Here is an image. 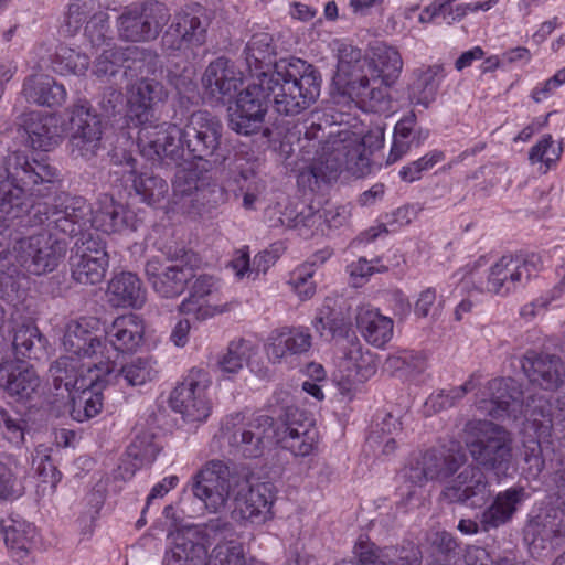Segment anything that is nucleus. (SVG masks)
Returning <instances> with one entry per match:
<instances>
[{"label": "nucleus", "mask_w": 565, "mask_h": 565, "mask_svg": "<svg viewBox=\"0 0 565 565\" xmlns=\"http://www.w3.org/2000/svg\"><path fill=\"white\" fill-rule=\"evenodd\" d=\"M321 75L310 63L290 58L275 64L273 72L255 74L230 108L228 127L238 135L258 132L269 108L285 116H296L316 103L320 95Z\"/></svg>", "instance_id": "f257e3e1"}, {"label": "nucleus", "mask_w": 565, "mask_h": 565, "mask_svg": "<svg viewBox=\"0 0 565 565\" xmlns=\"http://www.w3.org/2000/svg\"><path fill=\"white\" fill-rule=\"evenodd\" d=\"M462 439L475 466L497 477L507 476L512 462V439L507 429L490 420H470Z\"/></svg>", "instance_id": "f03ea898"}, {"label": "nucleus", "mask_w": 565, "mask_h": 565, "mask_svg": "<svg viewBox=\"0 0 565 565\" xmlns=\"http://www.w3.org/2000/svg\"><path fill=\"white\" fill-rule=\"evenodd\" d=\"M366 60L362 51L350 44H341L338 49V65L333 82L343 97H348L359 107L379 110L386 100V90L376 86V79L371 84L364 74Z\"/></svg>", "instance_id": "7ed1b4c3"}, {"label": "nucleus", "mask_w": 565, "mask_h": 565, "mask_svg": "<svg viewBox=\"0 0 565 565\" xmlns=\"http://www.w3.org/2000/svg\"><path fill=\"white\" fill-rule=\"evenodd\" d=\"M8 179L17 189L15 198L12 200L4 196L0 201V214L4 216H17L23 211V194H41L35 188L42 184H52L57 180V169L46 160H29L20 151L10 153L6 161Z\"/></svg>", "instance_id": "20e7f679"}, {"label": "nucleus", "mask_w": 565, "mask_h": 565, "mask_svg": "<svg viewBox=\"0 0 565 565\" xmlns=\"http://www.w3.org/2000/svg\"><path fill=\"white\" fill-rule=\"evenodd\" d=\"M365 139L341 142L324 160L316 161L301 171L298 182L313 191L321 182L330 183L337 180L343 170L356 178L369 174L371 162L365 152Z\"/></svg>", "instance_id": "39448f33"}, {"label": "nucleus", "mask_w": 565, "mask_h": 565, "mask_svg": "<svg viewBox=\"0 0 565 565\" xmlns=\"http://www.w3.org/2000/svg\"><path fill=\"white\" fill-rule=\"evenodd\" d=\"M181 132L182 152L186 149L193 159L213 166L223 163L226 158L222 147L223 125L215 116L203 110L195 111Z\"/></svg>", "instance_id": "423d86ee"}, {"label": "nucleus", "mask_w": 565, "mask_h": 565, "mask_svg": "<svg viewBox=\"0 0 565 565\" xmlns=\"http://www.w3.org/2000/svg\"><path fill=\"white\" fill-rule=\"evenodd\" d=\"M93 209L82 196L58 195L52 204L36 203L32 206V217L38 224H46L66 235L77 236L92 226Z\"/></svg>", "instance_id": "0eeeda50"}, {"label": "nucleus", "mask_w": 565, "mask_h": 565, "mask_svg": "<svg viewBox=\"0 0 565 565\" xmlns=\"http://www.w3.org/2000/svg\"><path fill=\"white\" fill-rule=\"evenodd\" d=\"M196 254L180 249L163 262L153 257L146 263L145 273L152 289L162 298L179 297L194 278Z\"/></svg>", "instance_id": "6e6552de"}, {"label": "nucleus", "mask_w": 565, "mask_h": 565, "mask_svg": "<svg viewBox=\"0 0 565 565\" xmlns=\"http://www.w3.org/2000/svg\"><path fill=\"white\" fill-rule=\"evenodd\" d=\"M467 462V455L459 446L431 448L414 459L405 469V479L423 487L428 481H445L455 477Z\"/></svg>", "instance_id": "1a4fd4ad"}, {"label": "nucleus", "mask_w": 565, "mask_h": 565, "mask_svg": "<svg viewBox=\"0 0 565 565\" xmlns=\"http://www.w3.org/2000/svg\"><path fill=\"white\" fill-rule=\"evenodd\" d=\"M67 248L65 239L43 231L17 242V260L30 274L41 276L58 267Z\"/></svg>", "instance_id": "9d476101"}, {"label": "nucleus", "mask_w": 565, "mask_h": 565, "mask_svg": "<svg viewBox=\"0 0 565 565\" xmlns=\"http://www.w3.org/2000/svg\"><path fill=\"white\" fill-rule=\"evenodd\" d=\"M170 17L169 9L158 1L126 7L117 19L118 35L127 42L152 41Z\"/></svg>", "instance_id": "9b49d317"}, {"label": "nucleus", "mask_w": 565, "mask_h": 565, "mask_svg": "<svg viewBox=\"0 0 565 565\" xmlns=\"http://www.w3.org/2000/svg\"><path fill=\"white\" fill-rule=\"evenodd\" d=\"M543 267L536 254L504 255L489 269L487 291L507 296L520 287H524Z\"/></svg>", "instance_id": "f8f14e48"}, {"label": "nucleus", "mask_w": 565, "mask_h": 565, "mask_svg": "<svg viewBox=\"0 0 565 565\" xmlns=\"http://www.w3.org/2000/svg\"><path fill=\"white\" fill-rule=\"evenodd\" d=\"M70 122V154L85 161L97 157L103 149L104 124L100 116L87 103H81L74 105Z\"/></svg>", "instance_id": "ddd939ff"}, {"label": "nucleus", "mask_w": 565, "mask_h": 565, "mask_svg": "<svg viewBox=\"0 0 565 565\" xmlns=\"http://www.w3.org/2000/svg\"><path fill=\"white\" fill-rule=\"evenodd\" d=\"M493 498L491 483L478 466L467 465L444 486L439 500L447 504H460L471 509L484 507Z\"/></svg>", "instance_id": "4468645a"}, {"label": "nucleus", "mask_w": 565, "mask_h": 565, "mask_svg": "<svg viewBox=\"0 0 565 565\" xmlns=\"http://www.w3.org/2000/svg\"><path fill=\"white\" fill-rule=\"evenodd\" d=\"M231 499L233 501L231 515L236 521L263 524L273 516L271 505L275 495L271 483L253 484L245 476H241L234 483Z\"/></svg>", "instance_id": "2eb2a0df"}, {"label": "nucleus", "mask_w": 565, "mask_h": 565, "mask_svg": "<svg viewBox=\"0 0 565 565\" xmlns=\"http://www.w3.org/2000/svg\"><path fill=\"white\" fill-rule=\"evenodd\" d=\"M241 475L232 473L226 462L213 459L195 475L192 491L211 512L224 508L234 491V483Z\"/></svg>", "instance_id": "dca6fc26"}, {"label": "nucleus", "mask_w": 565, "mask_h": 565, "mask_svg": "<svg viewBox=\"0 0 565 565\" xmlns=\"http://www.w3.org/2000/svg\"><path fill=\"white\" fill-rule=\"evenodd\" d=\"M137 146L140 153L148 160L161 161L164 158L179 160L182 158V132L175 124L160 121L138 122Z\"/></svg>", "instance_id": "f3484780"}, {"label": "nucleus", "mask_w": 565, "mask_h": 565, "mask_svg": "<svg viewBox=\"0 0 565 565\" xmlns=\"http://www.w3.org/2000/svg\"><path fill=\"white\" fill-rule=\"evenodd\" d=\"M145 327L141 319L134 315L117 317L105 329L103 342L104 373L110 375L115 371V360L119 354L135 353L143 341Z\"/></svg>", "instance_id": "a211bd4d"}, {"label": "nucleus", "mask_w": 565, "mask_h": 565, "mask_svg": "<svg viewBox=\"0 0 565 565\" xmlns=\"http://www.w3.org/2000/svg\"><path fill=\"white\" fill-rule=\"evenodd\" d=\"M224 437L234 455L259 458L275 444V420L271 416L255 414Z\"/></svg>", "instance_id": "6ab92c4d"}, {"label": "nucleus", "mask_w": 565, "mask_h": 565, "mask_svg": "<svg viewBox=\"0 0 565 565\" xmlns=\"http://www.w3.org/2000/svg\"><path fill=\"white\" fill-rule=\"evenodd\" d=\"M209 26L210 18L204 7L199 3L186 6L173 15L163 43L171 50L202 46L206 42Z\"/></svg>", "instance_id": "aec40b11"}, {"label": "nucleus", "mask_w": 565, "mask_h": 565, "mask_svg": "<svg viewBox=\"0 0 565 565\" xmlns=\"http://www.w3.org/2000/svg\"><path fill=\"white\" fill-rule=\"evenodd\" d=\"M209 381L202 371H192L172 392L170 405L184 422L202 423L211 413L206 396Z\"/></svg>", "instance_id": "412c9836"}, {"label": "nucleus", "mask_w": 565, "mask_h": 565, "mask_svg": "<svg viewBox=\"0 0 565 565\" xmlns=\"http://www.w3.org/2000/svg\"><path fill=\"white\" fill-rule=\"evenodd\" d=\"M99 330V320L94 317H85L79 320L72 321L67 324L63 335L64 350L72 356L82 359H92V364L87 365L90 371L92 366L104 373L103 360V341L97 334Z\"/></svg>", "instance_id": "4be33fe9"}, {"label": "nucleus", "mask_w": 565, "mask_h": 565, "mask_svg": "<svg viewBox=\"0 0 565 565\" xmlns=\"http://www.w3.org/2000/svg\"><path fill=\"white\" fill-rule=\"evenodd\" d=\"M317 430L297 407H287L275 426V444L295 456L305 457L312 452L317 443Z\"/></svg>", "instance_id": "5701e85b"}, {"label": "nucleus", "mask_w": 565, "mask_h": 565, "mask_svg": "<svg viewBox=\"0 0 565 565\" xmlns=\"http://www.w3.org/2000/svg\"><path fill=\"white\" fill-rule=\"evenodd\" d=\"M487 395L489 399L479 401L478 407L494 418L504 416L514 419L526 418L527 399H523V392L518 381L511 377L493 379L488 382Z\"/></svg>", "instance_id": "b1692460"}, {"label": "nucleus", "mask_w": 565, "mask_h": 565, "mask_svg": "<svg viewBox=\"0 0 565 565\" xmlns=\"http://www.w3.org/2000/svg\"><path fill=\"white\" fill-rule=\"evenodd\" d=\"M17 137L21 143L33 150L51 151L62 141L57 120L40 113H29L20 118Z\"/></svg>", "instance_id": "393cba45"}, {"label": "nucleus", "mask_w": 565, "mask_h": 565, "mask_svg": "<svg viewBox=\"0 0 565 565\" xmlns=\"http://www.w3.org/2000/svg\"><path fill=\"white\" fill-rule=\"evenodd\" d=\"M526 420L539 439H547L553 431H565V395L552 403L545 395H529Z\"/></svg>", "instance_id": "a878e982"}, {"label": "nucleus", "mask_w": 565, "mask_h": 565, "mask_svg": "<svg viewBox=\"0 0 565 565\" xmlns=\"http://www.w3.org/2000/svg\"><path fill=\"white\" fill-rule=\"evenodd\" d=\"M522 370L532 384L545 391L556 390L565 381V364L555 354L529 351L522 359Z\"/></svg>", "instance_id": "bb28decb"}, {"label": "nucleus", "mask_w": 565, "mask_h": 565, "mask_svg": "<svg viewBox=\"0 0 565 565\" xmlns=\"http://www.w3.org/2000/svg\"><path fill=\"white\" fill-rule=\"evenodd\" d=\"M168 97L164 86L154 79H141L129 90V117L134 124L154 122L156 108Z\"/></svg>", "instance_id": "cd10ccee"}, {"label": "nucleus", "mask_w": 565, "mask_h": 565, "mask_svg": "<svg viewBox=\"0 0 565 565\" xmlns=\"http://www.w3.org/2000/svg\"><path fill=\"white\" fill-rule=\"evenodd\" d=\"M312 345V337L306 327H282L274 330L265 345L266 354L274 363H280L289 355L307 353Z\"/></svg>", "instance_id": "c85d7f7f"}, {"label": "nucleus", "mask_w": 565, "mask_h": 565, "mask_svg": "<svg viewBox=\"0 0 565 565\" xmlns=\"http://www.w3.org/2000/svg\"><path fill=\"white\" fill-rule=\"evenodd\" d=\"M367 66L373 73L371 84L377 81L376 86L387 92V87L395 84L403 70V60L398 50L385 42L376 41L370 45Z\"/></svg>", "instance_id": "c756f323"}, {"label": "nucleus", "mask_w": 565, "mask_h": 565, "mask_svg": "<svg viewBox=\"0 0 565 565\" xmlns=\"http://www.w3.org/2000/svg\"><path fill=\"white\" fill-rule=\"evenodd\" d=\"M243 75L235 64L224 57L212 61L202 77L205 92L217 100L232 97L242 85Z\"/></svg>", "instance_id": "7c9ffc66"}, {"label": "nucleus", "mask_w": 565, "mask_h": 565, "mask_svg": "<svg viewBox=\"0 0 565 565\" xmlns=\"http://www.w3.org/2000/svg\"><path fill=\"white\" fill-rule=\"evenodd\" d=\"M192 284L189 287V296L179 305L181 313L194 315L198 320H206L230 310L227 303L222 306H212L207 303L206 298L212 296L217 287L216 280L210 275L194 274Z\"/></svg>", "instance_id": "2f4dec72"}, {"label": "nucleus", "mask_w": 565, "mask_h": 565, "mask_svg": "<svg viewBox=\"0 0 565 565\" xmlns=\"http://www.w3.org/2000/svg\"><path fill=\"white\" fill-rule=\"evenodd\" d=\"M527 497L525 488L521 486L499 492L480 515L481 530L488 532L508 523Z\"/></svg>", "instance_id": "473e14b6"}, {"label": "nucleus", "mask_w": 565, "mask_h": 565, "mask_svg": "<svg viewBox=\"0 0 565 565\" xmlns=\"http://www.w3.org/2000/svg\"><path fill=\"white\" fill-rule=\"evenodd\" d=\"M92 226L104 233H118L125 230L135 231V215L121 203L108 194L98 198L97 206L93 210Z\"/></svg>", "instance_id": "72a5a7b5"}, {"label": "nucleus", "mask_w": 565, "mask_h": 565, "mask_svg": "<svg viewBox=\"0 0 565 565\" xmlns=\"http://www.w3.org/2000/svg\"><path fill=\"white\" fill-rule=\"evenodd\" d=\"M353 553L362 565H420L418 553L413 548H379L369 539L360 537Z\"/></svg>", "instance_id": "f704fd0d"}, {"label": "nucleus", "mask_w": 565, "mask_h": 565, "mask_svg": "<svg viewBox=\"0 0 565 565\" xmlns=\"http://www.w3.org/2000/svg\"><path fill=\"white\" fill-rule=\"evenodd\" d=\"M41 380L34 369L21 367L13 362L0 364V387L21 401H31L38 394Z\"/></svg>", "instance_id": "c9c22d12"}, {"label": "nucleus", "mask_w": 565, "mask_h": 565, "mask_svg": "<svg viewBox=\"0 0 565 565\" xmlns=\"http://www.w3.org/2000/svg\"><path fill=\"white\" fill-rule=\"evenodd\" d=\"M355 323L364 340L373 347L383 348L393 338V319L369 305L358 307Z\"/></svg>", "instance_id": "e433bc0d"}, {"label": "nucleus", "mask_w": 565, "mask_h": 565, "mask_svg": "<svg viewBox=\"0 0 565 565\" xmlns=\"http://www.w3.org/2000/svg\"><path fill=\"white\" fill-rule=\"evenodd\" d=\"M21 94L28 103L50 108L62 106L67 96L65 87L46 74L25 77Z\"/></svg>", "instance_id": "4c0bfd02"}, {"label": "nucleus", "mask_w": 565, "mask_h": 565, "mask_svg": "<svg viewBox=\"0 0 565 565\" xmlns=\"http://www.w3.org/2000/svg\"><path fill=\"white\" fill-rule=\"evenodd\" d=\"M161 447L154 443V436L150 431H141L135 436L126 450V458L118 467L120 478L130 479L135 472L143 466L151 465Z\"/></svg>", "instance_id": "58836bf2"}, {"label": "nucleus", "mask_w": 565, "mask_h": 565, "mask_svg": "<svg viewBox=\"0 0 565 565\" xmlns=\"http://www.w3.org/2000/svg\"><path fill=\"white\" fill-rule=\"evenodd\" d=\"M108 299L114 307L140 308L146 301V291L137 275L124 271L109 281Z\"/></svg>", "instance_id": "ea45409f"}, {"label": "nucleus", "mask_w": 565, "mask_h": 565, "mask_svg": "<svg viewBox=\"0 0 565 565\" xmlns=\"http://www.w3.org/2000/svg\"><path fill=\"white\" fill-rule=\"evenodd\" d=\"M414 81L409 86V99L416 105L428 108L436 99L444 67L440 64L422 66L414 71Z\"/></svg>", "instance_id": "a19ab883"}, {"label": "nucleus", "mask_w": 565, "mask_h": 565, "mask_svg": "<svg viewBox=\"0 0 565 565\" xmlns=\"http://www.w3.org/2000/svg\"><path fill=\"white\" fill-rule=\"evenodd\" d=\"M245 61L253 76L260 72H273L276 49L273 36L267 32L253 34L244 50Z\"/></svg>", "instance_id": "79ce46f5"}, {"label": "nucleus", "mask_w": 565, "mask_h": 565, "mask_svg": "<svg viewBox=\"0 0 565 565\" xmlns=\"http://www.w3.org/2000/svg\"><path fill=\"white\" fill-rule=\"evenodd\" d=\"M2 530L4 543L12 556L23 561L35 546V527L24 520L9 519Z\"/></svg>", "instance_id": "37998d69"}, {"label": "nucleus", "mask_w": 565, "mask_h": 565, "mask_svg": "<svg viewBox=\"0 0 565 565\" xmlns=\"http://www.w3.org/2000/svg\"><path fill=\"white\" fill-rule=\"evenodd\" d=\"M344 367L348 382L363 383L376 373L374 355L363 348L360 341L351 342L344 353Z\"/></svg>", "instance_id": "c03bdc74"}, {"label": "nucleus", "mask_w": 565, "mask_h": 565, "mask_svg": "<svg viewBox=\"0 0 565 565\" xmlns=\"http://www.w3.org/2000/svg\"><path fill=\"white\" fill-rule=\"evenodd\" d=\"M83 384L77 391H73L71 395V416L77 422H85L100 413L103 408V395L97 384L82 388Z\"/></svg>", "instance_id": "a18cd8bd"}, {"label": "nucleus", "mask_w": 565, "mask_h": 565, "mask_svg": "<svg viewBox=\"0 0 565 565\" xmlns=\"http://www.w3.org/2000/svg\"><path fill=\"white\" fill-rule=\"evenodd\" d=\"M109 259L92 255H73L70 257L72 278L82 285H96L105 278Z\"/></svg>", "instance_id": "49530a36"}, {"label": "nucleus", "mask_w": 565, "mask_h": 565, "mask_svg": "<svg viewBox=\"0 0 565 565\" xmlns=\"http://www.w3.org/2000/svg\"><path fill=\"white\" fill-rule=\"evenodd\" d=\"M256 353L255 345L245 339L233 340L217 361V370L224 377L238 373Z\"/></svg>", "instance_id": "de8ad7c7"}, {"label": "nucleus", "mask_w": 565, "mask_h": 565, "mask_svg": "<svg viewBox=\"0 0 565 565\" xmlns=\"http://www.w3.org/2000/svg\"><path fill=\"white\" fill-rule=\"evenodd\" d=\"M322 220L319 212L305 204L288 205L285 207L279 222L282 226L299 231L301 236L308 237L313 234L312 228L318 226Z\"/></svg>", "instance_id": "09e8293b"}, {"label": "nucleus", "mask_w": 565, "mask_h": 565, "mask_svg": "<svg viewBox=\"0 0 565 565\" xmlns=\"http://www.w3.org/2000/svg\"><path fill=\"white\" fill-rule=\"evenodd\" d=\"M82 364L79 359L72 355L58 358L50 367L53 386L55 390L64 388L67 395L79 390Z\"/></svg>", "instance_id": "8fccbe9b"}, {"label": "nucleus", "mask_w": 565, "mask_h": 565, "mask_svg": "<svg viewBox=\"0 0 565 565\" xmlns=\"http://www.w3.org/2000/svg\"><path fill=\"white\" fill-rule=\"evenodd\" d=\"M46 340L39 329L32 324H23L15 329L12 348L17 359H39L43 353Z\"/></svg>", "instance_id": "3c124183"}, {"label": "nucleus", "mask_w": 565, "mask_h": 565, "mask_svg": "<svg viewBox=\"0 0 565 565\" xmlns=\"http://www.w3.org/2000/svg\"><path fill=\"white\" fill-rule=\"evenodd\" d=\"M154 370L147 359L137 358L119 369L115 367V371L108 376L104 373L105 382H110L111 379L124 380L127 385L137 386L143 385L148 381H151L154 376Z\"/></svg>", "instance_id": "603ef678"}, {"label": "nucleus", "mask_w": 565, "mask_h": 565, "mask_svg": "<svg viewBox=\"0 0 565 565\" xmlns=\"http://www.w3.org/2000/svg\"><path fill=\"white\" fill-rule=\"evenodd\" d=\"M132 188L140 201L156 205L166 198L169 191L167 181L151 173H140L132 179Z\"/></svg>", "instance_id": "864d4df0"}, {"label": "nucleus", "mask_w": 565, "mask_h": 565, "mask_svg": "<svg viewBox=\"0 0 565 565\" xmlns=\"http://www.w3.org/2000/svg\"><path fill=\"white\" fill-rule=\"evenodd\" d=\"M53 67L60 74L83 75L88 70L90 58L75 49L61 45L53 57Z\"/></svg>", "instance_id": "5fc2aeb1"}, {"label": "nucleus", "mask_w": 565, "mask_h": 565, "mask_svg": "<svg viewBox=\"0 0 565 565\" xmlns=\"http://www.w3.org/2000/svg\"><path fill=\"white\" fill-rule=\"evenodd\" d=\"M416 121L417 118L414 111H411L397 121L394 128V139L387 158V163L396 162L403 154L408 152L413 146L412 138Z\"/></svg>", "instance_id": "6e6d98bb"}, {"label": "nucleus", "mask_w": 565, "mask_h": 565, "mask_svg": "<svg viewBox=\"0 0 565 565\" xmlns=\"http://www.w3.org/2000/svg\"><path fill=\"white\" fill-rule=\"evenodd\" d=\"M132 53L131 49L109 47L105 49L97 57L94 74L97 77H111L117 74L120 67H125V63L129 60V54ZM126 68H131L130 65Z\"/></svg>", "instance_id": "4d7b16f0"}, {"label": "nucleus", "mask_w": 565, "mask_h": 565, "mask_svg": "<svg viewBox=\"0 0 565 565\" xmlns=\"http://www.w3.org/2000/svg\"><path fill=\"white\" fill-rule=\"evenodd\" d=\"M476 375L472 374L470 377L460 386L452 387L450 390H440L436 394H431L425 406L433 412H440L443 409L450 408L457 404L458 401L465 397L466 394L471 392L476 387Z\"/></svg>", "instance_id": "13d9d810"}, {"label": "nucleus", "mask_w": 565, "mask_h": 565, "mask_svg": "<svg viewBox=\"0 0 565 565\" xmlns=\"http://www.w3.org/2000/svg\"><path fill=\"white\" fill-rule=\"evenodd\" d=\"M75 237L76 241L71 250L73 255H92V257L108 259L106 244L96 227L88 226Z\"/></svg>", "instance_id": "bf43d9fd"}, {"label": "nucleus", "mask_w": 565, "mask_h": 565, "mask_svg": "<svg viewBox=\"0 0 565 565\" xmlns=\"http://www.w3.org/2000/svg\"><path fill=\"white\" fill-rule=\"evenodd\" d=\"M313 327L326 340L345 337L349 331V326L344 318L334 313L329 308L319 311V315L313 320Z\"/></svg>", "instance_id": "052dcab7"}, {"label": "nucleus", "mask_w": 565, "mask_h": 565, "mask_svg": "<svg viewBox=\"0 0 565 565\" xmlns=\"http://www.w3.org/2000/svg\"><path fill=\"white\" fill-rule=\"evenodd\" d=\"M97 0H72L68 6V12L65 20V28L68 34H75L86 22L88 17L97 13Z\"/></svg>", "instance_id": "680f3d73"}, {"label": "nucleus", "mask_w": 565, "mask_h": 565, "mask_svg": "<svg viewBox=\"0 0 565 565\" xmlns=\"http://www.w3.org/2000/svg\"><path fill=\"white\" fill-rule=\"evenodd\" d=\"M562 510L546 511L544 515L537 516L539 532L543 537L554 540L565 536V507Z\"/></svg>", "instance_id": "e2e57ef3"}, {"label": "nucleus", "mask_w": 565, "mask_h": 565, "mask_svg": "<svg viewBox=\"0 0 565 565\" xmlns=\"http://www.w3.org/2000/svg\"><path fill=\"white\" fill-rule=\"evenodd\" d=\"M204 185V180L200 179L198 172L192 169L178 170L172 182L174 194L181 196L203 193Z\"/></svg>", "instance_id": "0e129e2a"}, {"label": "nucleus", "mask_w": 565, "mask_h": 565, "mask_svg": "<svg viewBox=\"0 0 565 565\" xmlns=\"http://www.w3.org/2000/svg\"><path fill=\"white\" fill-rule=\"evenodd\" d=\"M445 158L444 153L439 150H434L418 160L413 161L408 166H405L399 171V175L402 180L406 182H414L419 180L422 173L430 168H433L436 163L441 161Z\"/></svg>", "instance_id": "69168bd1"}, {"label": "nucleus", "mask_w": 565, "mask_h": 565, "mask_svg": "<svg viewBox=\"0 0 565 565\" xmlns=\"http://www.w3.org/2000/svg\"><path fill=\"white\" fill-rule=\"evenodd\" d=\"M313 273L309 265H301L292 273L289 285L301 300L310 299L316 294Z\"/></svg>", "instance_id": "338daca9"}, {"label": "nucleus", "mask_w": 565, "mask_h": 565, "mask_svg": "<svg viewBox=\"0 0 565 565\" xmlns=\"http://www.w3.org/2000/svg\"><path fill=\"white\" fill-rule=\"evenodd\" d=\"M109 32V17L106 12L98 11L87 21L85 35L93 46H100L106 43Z\"/></svg>", "instance_id": "774afa93"}]
</instances>
